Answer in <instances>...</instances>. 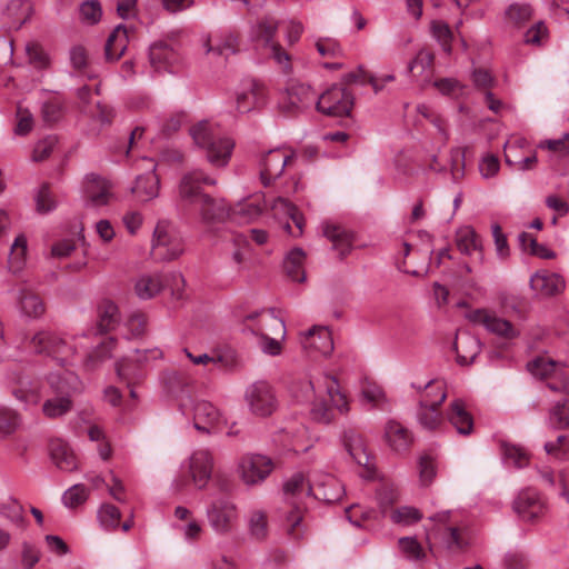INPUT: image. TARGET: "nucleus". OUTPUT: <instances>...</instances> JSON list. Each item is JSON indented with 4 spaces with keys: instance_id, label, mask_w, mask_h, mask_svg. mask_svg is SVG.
Segmentation results:
<instances>
[{
    "instance_id": "f257e3e1",
    "label": "nucleus",
    "mask_w": 569,
    "mask_h": 569,
    "mask_svg": "<svg viewBox=\"0 0 569 569\" xmlns=\"http://www.w3.org/2000/svg\"><path fill=\"white\" fill-rule=\"evenodd\" d=\"M29 347L36 353L51 358L63 368V376L60 373L49 375L48 383L56 396L47 399L42 406V412L46 417L50 419L59 418L71 410L70 393L78 387V377L67 369V367L73 365L76 347L67 341L64 337L49 330L36 332L29 340Z\"/></svg>"
},
{
    "instance_id": "f03ea898",
    "label": "nucleus",
    "mask_w": 569,
    "mask_h": 569,
    "mask_svg": "<svg viewBox=\"0 0 569 569\" xmlns=\"http://www.w3.org/2000/svg\"><path fill=\"white\" fill-rule=\"evenodd\" d=\"M216 180L201 170L186 173L180 182L179 194L182 201L197 206L202 220L221 222L231 219V208L222 199H213L201 191V184H214Z\"/></svg>"
},
{
    "instance_id": "7ed1b4c3",
    "label": "nucleus",
    "mask_w": 569,
    "mask_h": 569,
    "mask_svg": "<svg viewBox=\"0 0 569 569\" xmlns=\"http://www.w3.org/2000/svg\"><path fill=\"white\" fill-rule=\"evenodd\" d=\"M309 388L316 396L310 410L315 421L329 423L335 419L336 412L345 413L349 410L347 396L335 377L323 375L311 378Z\"/></svg>"
},
{
    "instance_id": "20e7f679",
    "label": "nucleus",
    "mask_w": 569,
    "mask_h": 569,
    "mask_svg": "<svg viewBox=\"0 0 569 569\" xmlns=\"http://www.w3.org/2000/svg\"><path fill=\"white\" fill-rule=\"evenodd\" d=\"M189 133L197 148L206 153L210 164L226 167L234 148V141L222 133L220 128L209 121H199L190 127Z\"/></svg>"
},
{
    "instance_id": "39448f33",
    "label": "nucleus",
    "mask_w": 569,
    "mask_h": 569,
    "mask_svg": "<svg viewBox=\"0 0 569 569\" xmlns=\"http://www.w3.org/2000/svg\"><path fill=\"white\" fill-rule=\"evenodd\" d=\"M243 331L252 333L258 339L260 349L270 356L281 353L282 346L279 338L286 335V327L281 318L272 310H262L247 315L242 320Z\"/></svg>"
},
{
    "instance_id": "423d86ee",
    "label": "nucleus",
    "mask_w": 569,
    "mask_h": 569,
    "mask_svg": "<svg viewBox=\"0 0 569 569\" xmlns=\"http://www.w3.org/2000/svg\"><path fill=\"white\" fill-rule=\"evenodd\" d=\"M430 520L435 522V528L428 533L429 541L432 537L439 538L452 552H459L467 548V526L459 519L458 513L441 511L430 517Z\"/></svg>"
},
{
    "instance_id": "0eeeda50",
    "label": "nucleus",
    "mask_w": 569,
    "mask_h": 569,
    "mask_svg": "<svg viewBox=\"0 0 569 569\" xmlns=\"http://www.w3.org/2000/svg\"><path fill=\"white\" fill-rule=\"evenodd\" d=\"M277 31L278 21L272 17H263L252 27V38L266 51L268 58L288 73L291 71V56L274 40Z\"/></svg>"
},
{
    "instance_id": "6e6552de",
    "label": "nucleus",
    "mask_w": 569,
    "mask_h": 569,
    "mask_svg": "<svg viewBox=\"0 0 569 569\" xmlns=\"http://www.w3.org/2000/svg\"><path fill=\"white\" fill-rule=\"evenodd\" d=\"M528 371L539 379H548V388L569 396V366L548 356H538L527 363Z\"/></svg>"
},
{
    "instance_id": "1a4fd4ad",
    "label": "nucleus",
    "mask_w": 569,
    "mask_h": 569,
    "mask_svg": "<svg viewBox=\"0 0 569 569\" xmlns=\"http://www.w3.org/2000/svg\"><path fill=\"white\" fill-rule=\"evenodd\" d=\"M312 480V476L306 481L303 475L298 473L292 476L283 486V491L287 499H293L289 501L292 506V510L287 516V531L288 535L293 539H298L301 536V522L303 519L305 507L298 501L305 496L311 495L309 490V483Z\"/></svg>"
},
{
    "instance_id": "9d476101",
    "label": "nucleus",
    "mask_w": 569,
    "mask_h": 569,
    "mask_svg": "<svg viewBox=\"0 0 569 569\" xmlns=\"http://www.w3.org/2000/svg\"><path fill=\"white\" fill-rule=\"evenodd\" d=\"M183 252V243L176 228L166 220L157 223L151 244V253L156 260L171 261Z\"/></svg>"
},
{
    "instance_id": "9b49d317",
    "label": "nucleus",
    "mask_w": 569,
    "mask_h": 569,
    "mask_svg": "<svg viewBox=\"0 0 569 569\" xmlns=\"http://www.w3.org/2000/svg\"><path fill=\"white\" fill-rule=\"evenodd\" d=\"M318 94L309 86L298 80H290L279 104V112L286 118H293L317 103Z\"/></svg>"
},
{
    "instance_id": "f8f14e48",
    "label": "nucleus",
    "mask_w": 569,
    "mask_h": 569,
    "mask_svg": "<svg viewBox=\"0 0 569 569\" xmlns=\"http://www.w3.org/2000/svg\"><path fill=\"white\" fill-rule=\"evenodd\" d=\"M295 159V152L287 148H274L263 152L258 161L259 179L263 187L274 184L284 169L290 167Z\"/></svg>"
},
{
    "instance_id": "ddd939ff",
    "label": "nucleus",
    "mask_w": 569,
    "mask_h": 569,
    "mask_svg": "<svg viewBox=\"0 0 569 569\" xmlns=\"http://www.w3.org/2000/svg\"><path fill=\"white\" fill-rule=\"evenodd\" d=\"M274 468L273 461L260 453H246L240 457L237 472L247 486H257L263 482Z\"/></svg>"
},
{
    "instance_id": "4468645a",
    "label": "nucleus",
    "mask_w": 569,
    "mask_h": 569,
    "mask_svg": "<svg viewBox=\"0 0 569 569\" xmlns=\"http://www.w3.org/2000/svg\"><path fill=\"white\" fill-rule=\"evenodd\" d=\"M347 86L343 81V86H332L318 97L317 110L333 117L349 116L353 107V97Z\"/></svg>"
},
{
    "instance_id": "2eb2a0df",
    "label": "nucleus",
    "mask_w": 569,
    "mask_h": 569,
    "mask_svg": "<svg viewBox=\"0 0 569 569\" xmlns=\"http://www.w3.org/2000/svg\"><path fill=\"white\" fill-rule=\"evenodd\" d=\"M244 399L254 416L268 417L276 410L274 393L266 381L251 383L246 390Z\"/></svg>"
},
{
    "instance_id": "dca6fc26",
    "label": "nucleus",
    "mask_w": 569,
    "mask_h": 569,
    "mask_svg": "<svg viewBox=\"0 0 569 569\" xmlns=\"http://www.w3.org/2000/svg\"><path fill=\"white\" fill-rule=\"evenodd\" d=\"M207 515L210 526L218 533L230 532L238 519L236 505L224 497L214 499Z\"/></svg>"
},
{
    "instance_id": "f3484780",
    "label": "nucleus",
    "mask_w": 569,
    "mask_h": 569,
    "mask_svg": "<svg viewBox=\"0 0 569 569\" xmlns=\"http://www.w3.org/2000/svg\"><path fill=\"white\" fill-rule=\"evenodd\" d=\"M467 319L473 323L483 326L489 332L510 340L518 336V330L513 325L488 309H473L466 315Z\"/></svg>"
},
{
    "instance_id": "a211bd4d",
    "label": "nucleus",
    "mask_w": 569,
    "mask_h": 569,
    "mask_svg": "<svg viewBox=\"0 0 569 569\" xmlns=\"http://www.w3.org/2000/svg\"><path fill=\"white\" fill-rule=\"evenodd\" d=\"M303 350L310 356H329L333 350L331 332L322 326H313L300 339Z\"/></svg>"
},
{
    "instance_id": "6ab92c4d",
    "label": "nucleus",
    "mask_w": 569,
    "mask_h": 569,
    "mask_svg": "<svg viewBox=\"0 0 569 569\" xmlns=\"http://www.w3.org/2000/svg\"><path fill=\"white\" fill-rule=\"evenodd\" d=\"M268 99V91L263 83L252 80L243 86L236 94V108L240 113H248L261 109Z\"/></svg>"
},
{
    "instance_id": "aec40b11",
    "label": "nucleus",
    "mask_w": 569,
    "mask_h": 569,
    "mask_svg": "<svg viewBox=\"0 0 569 569\" xmlns=\"http://www.w3.org/2000/svg\"><path fill=\"white\" fill-rule=\"evenodd\" d=\"M141 163L148 172L136 179L131 192L137 200L148 202L159 194V178L156 174V163L152 159H142Z\"/></svg>"
},
{
    "instance_id": "412c9836",
    "label": "nucleus",
    "mask_w": 569,
    "mask_h": 569,
    "mask_svg": "<svg viewBox=\"0 0 569 569\" xmlns=\"http://www.w3.org/2000/svg\"><path fill=\"white\" fill-rule=\"evenodd\" d=\"M309 490L316 499L327 503L339 501L345 493L341 482L331 475H312Z\"/></svg>"
},
{
    "instance_id": "4be33fe9",
    "label": "nucleus",
    "mask_w": 569,
    "mask_h": 569,
    "mask_svg": "<svg viewBox=\"0 0 569 569\" xmlns=\"http://www.w3.org/2000/svg\"><path fill=\"white\" fill-rule=\"evenodd\" d=\"M383 439L388 447L398 455L407 453L413 443L412 432L393 419L386 422Z\"/></svg>"
},
{
    "instance_id": "5701e85b",
    "label": "nucleus",
    "mask_w": 569,
    "mask_h": 569,
    "mask_svg": "<svg viewBox=\"0 0 569 569\" xmlns=\"http://www.w3.org/2000/svg\"><path fill=\"white\" fill-rule=\"evenodd\" d=\"M513 509L523 521L532 522L542 515L545 503L535 489L528 488L518 495Z\"/></svg>"
},
{
    "instance_id": "b1692460",
    "label": "nucleus",
    "mask_w": 569,
    "mask_h": 569,
    "mask_svg": "<svg viewBox=\"0 0 569 569\" xmlns=\"http://www.w3.org/2000/svg\"><path fill=\"white\" fill-rule=\"evenodd\" d=\"M213 468L212 453L208 449L194 451L190 458L189 472L193 483L203 489L211 478Z\"/></svg>"
},
{
    "instance_id": "393cba45",
    "label": "nucleus",
    "mask_w": 569,
    "mask_h": 569,
    "mask_svg": "<svg viewBox=\"0 0 569 569\" xmlns=\"http://www.w3.org/2000/svg\"><path fill=\"white\" fill-rule=\"evenodd\" d=\"M455 242L463 256L473 257L477 262L483 260L482 239L470 226H463L456 231Z\"/></svg>"
},
{
    "instance_id": "a878e982",
    "label": "nucleus",
    "mask_w": 569,
    "mask_h": 569,
    "mask_svg": "<svg viewBox=\"0 0 569 569\" xmlns=\"http://www.w3.org/2000/svg\"><path fill=\"white\" fill-rule=\"evenodd\" d=\"M530 287L540 297H553L563 291L565 280L558 273L540 270L532 274Z\"/></svg>"
},
{
    "instance_id": "bb28decb",
    "label": "nucleus",
    "mask_w": 569,
    "mask_h": 569,
    "mask_svg": "<svg viewBox=\"0 0 569 569\" xmlns=\"http://www.w3.org/2000/svg\"><path fill=\"white\" fill-rule=\"evenodd\" d=\"M149 59L151 67L156 71L174 72L179 62V54L172 47L159 41L150 47Z\"/></svg>"
},
{
    "instance_id": "cd10ccee",
    "label": "nucleus",
    "mask_w": 569,
    "mask_h": 569,
    "mask_svg": "<svg viewBox=\"0 0 569 569\" xmlns=\"http://www.w3.org/2000/svg\"><path fill=\"white\" fill-rule=\"evenodd\" d=\"M111 183L96 174L87 176L83 190L88 202L94 207L108 204L112 198Z\"/></svg>"
},
{
    "instance_id": "c85d7f7f",
    "label": "nucleus",
    "mask_w": 569,
    "mask_h": 569,
    "mask_svg": "<svg viewBox=\"0 0 569 569\" xmlns=\"http://www.w3.org/2000/svg\"><path fill=\"white\" fill-rule=\"evenodd\" d=\"M266 209V201L262 194L249 197L231 207V219L239 223L254 221Z\"/></svg>"
},
{
    "instance_id": "c756f323",
    "label": "nucleus",
    "mask_w": 569,
    "mask_h": 569,
    "mask_svg": "<svg viewBox=\"0 0 569 569\" xmlns=\"http://www.w3.org/2000/svg\"><path fill=\"white\" fill-rule=\"evenodd\" d=\"M271 209L274 211L276 216L287 217L293 224L295 229H292L289 222L286 223V230L292 237H300L303 232L305 219L298 208L292 204L287 199L279 197L273 201Z\"/></svg>"
},
{
    "instance_id": "7c9ffc66",
    "label": "nucleus",
    "mask_w": 569,
    "mask_h": 569,
    "mask_svg": "<svg viewBox=\"0 0 569 569\" xmlns=\"http://www.w3.org/2000/svg\"><path fill=\"white\" fill-rule=\"evenodd\" d=\"M193 426L197 430L210 432L220 420L219 410L209 401L198 400L192 407Z\"/></svg>"
},
{
    "instance_id": "2f4dec72",
    "label": "nucleus",
    "mask_w": 569,
    "mask_h": 569,
    "mask_svg": "<svg viewBox=\"0 0 569 569\" xmlns=\"http://www.w3.org/2000/svg\"><path fill=\"white\" fill-rule=\"evenodd\" d=\"M345 448L359 465L367 467L370 463V452L361 432L356 429H348L343 433Z\"/></svg>"
},
{
    "instance_id": "473e14b6",
    "label": "nucleus",
    "mask_w": 569,
    "mask_h": 569,
    "mask_svg": "<svg viewBox=\"0 0 569 569\" xmlns=\"http://www.w3.org/2000/svg\"><path fill=\"white\" fill-rule=\"evenodd\" d=\"M447 419L462 436H468L473 430V418L467 410L466 403L460 399H456L449 405Z\"/></svg>"
},
{
    "instance_id": "72a5a7b5",
    "label": "nucleus",
    "mask_w": 569,
    "mask_h": 569,
    "mask_svg": "<svg viewBox=\"0 0 569 569\" xmlns=\"http://www.w3.org/2000/svg\"><path fill=\"white\" fill-rule=\"evenodd\" d=\"M143 365L137 361V357H124L116 363V371L118 378L126 382L128 388L140 382L143 378ZM130 396L136 397V393L130 389Z\"/></svg>"
},
{
    "instance_id": "f704fd0d",
    "label": "nucleus",
    "mask_w": 569,
    "mask_h": 569,
    "mask_svg": "<svg viewBox=\"0 0 569 569\" xmlns=\"http://www.w3.org/2000/svg\"><path fill=\"white\" fill-rule=\"evenodd\" d=\"M51 459L56 466L64 471H72L78 467V460L69 447L62 439H52L49 443Z\"/></svg>"
},
{
    "instance_id": "c9c22d12",
    "label": "nucleus",
    "mask_w": 569,
    "mask_h": 569,
    "mask_svg": "<svg viewBox=\"0 0 569 569\" xmlns=\"http://www.w3.org/2000/svg\"><path fill=\"white\" fill-rule=\"evenodd\" d=\"M164 289L163 273H144L134 282V293L143 300L152 299Z\"/></svg>"
},
{
    "instance_id": "e433bc0d",
    "label": "nucleus",
    "mask_w": 569,
    "mask_h": 569,
    "mask_svg": "<svg viewBox=\"0 0 569 569\" xmlns=\"http://www.w3.org/2000/svg\"><path fill=\"white\" fill-rule=\"evenodd\" d=\"M161 381L167 391L176 396L193 383V377L184 368H171L162 372Z\"/></svg>"
},
{
    "instance_id": "4c0bfd02",
    "label": "nucleus",
    "mask_w": 569,
    "mask_h": 569,
    "mask_svg": "<svg viewBox=\"0 0 569 569\" xmlns=\"http://www.w3.org/2000/svg\"><path fill=\"white\" fill-rule=\"evenodd\" d=\"M323 234L340 256H346L351 250L353 236L345 227L327 222L323 226Z\"/></svg>"
},
{
    "instance_id": "58836bf2",
    "label": "nucleus",
    "mask_w": 569,
    "mask_h": 569,
    "mask_svg": "<svg viewBox=\"0 0 569 569\" xmlns=\"http://www.w3.org/2000/svg\"><path fill=\"white\" fill-rule=\"evenodd\" d=\"M412 387L419 392V406H441L447 397L441 380H431L425 386L412 383Z\"/></svg>"
},
{
    "instance_id": "ea45409f",
    "label": "nucleus",
    "mask_w": 569,
    "mask_h": 569,
    "mask_svg": "<svg viewBox=\"0 0 569 569\" xmlns=\"http://www.w3.org/2000/svg\"><path fill=\"white\" fill-rule=\"evenodd\" d=\"M129 40V29L123 24L116 27L107 39L106 58L110 61L120 59L128 47Z\"/></svg>"
},
{
    "instance_id": "a19ab883",
    "label": "nucleus",
    "mask_w": 569,
    "mask_h": 569,
    "mask_svg": "<svg viewBox=\"0 0 569 569\" xmlns=\"http://www.w3.org/2000/svg\"><path fill=\"white\" fill-rule=\"evenodd\" d=\"M306 252L300 248H293L288 252L283 261V270L288 278L296 282H303Z\"/></svg>"
},
{
    "instance_id": "79ce46f5",
    "label": "nucleus",
    "mask_w": 569,
    "mask_h": 569,
    "mask_svg": "<svg viewBox=\"0 0 569 569\" xmlns=\"http://www.w3.org/2000/svg\"><path fill=\"white\" fill-rule=\"evenodd\" d=\"M19 307L22 313L30 318H38L46 311L42 298L28 287L20 290Z\"/></svg>"
},
{
    "instance_id": "37998d69",
    "label": "nucleus",
    "mask_w": 569,
    "mask_h": 569,
    "mask_svg": "<svg viewBox=\"0 0 569 569\" xmlns=\"http://www.w3.org/2000/svg\"><path fill=\"white\" fill-rule=\"evenodd\" d=\"M453 349L457 355V362L460 366H468L479 353L480 345L478 340L471 336H465L462 338L457 337Z\"/></svg>"
},
{
    "instance_id": "c03bdc74",
    "label": "nucleus",
    "mask_w": 569,
    "mask_h": 569,
    "mask_svg": "<svg viewBox=\"0 0 569 569\" xmlns=\"http://www.w3.org/2000/svg\"><path fill=\"white\" fill-rule=\"evenodd\" d=\"M119 309L112 301H103L99 306L98 322L96 330L99 333H107L117 328L119 323Z\"/></svg>"
},
{
    "instance_id": "a18cd8bd",
    "label": "nucleus",
    "mask_w": 569,
    "mask_h": 569,
    "mask_svg": "<svg viewBox=\"0 0 569 569\" xmlns=\"http://www.w3.org/2000/svg\"><path fill=\"white\" fill-rule=\"evenodd\" d=\"M207 51L228 58L238 52L239 37L236 33H227L217 38H209L206 42Z\"/></svg>"
},
{
    "instance_id": "49530a36",
    "label": "nucleus",
    "mask_w": 569,
    "mask_h": 569,
    "mask_svg": "<svg viewBox=\"0 0 569 569\" xmlns=\"http://www.w3.org/2000/svg\"><path fill=\"white\" fill-rule=\"evenodd\" d=\"M433 59L435 56L430 50L421 49L408 66V71L412 77H420L423 81H428L432 74Z\"/></svg>"
},
{
    "instance_id": "de8ad7c7",
    "label": "nucleus",
    "mask_w": 569,
    "mask_h": 569,
    "mask_svg": "<svg viewBox=\"0 0 569 569\" xmlns=\"http://www.w3.org/2000/svg\"><path fill=\"white\" fill-rule=\"evenodd\" d=\"M33 8L30 0H11L7 6V14L11 19V27L20 29L32 16Z\"/></svg>"
},
{
    "instance_id": "09e8293b",
    "label": "nucleus",
    "mask_w": 569,
    "mask_h": 569,
    "mask_svg": "<svg viewBox=\"0 0 569 569\" xmlns=\"http://www.w3.org/2000/svg\"><path fill=\"white\" fill-rule=\"evenodd\" d=\"M27 252H28V242L24 234H19L16 237L13 243L10 248L9 259H8V266L9 270L12 273L20 272L27 261Z\"/></svg>"
},
{
    "instance_id": "8fccbe9b",
    "label": "nucleus",
    "mask_w": 569,
    "mask_h": 569,
    "mask_svg": "<svg viewBox=\"0 0 569 569\" xmlns=\"http://www.w3.org/2000/svg\"><path fill=\"white\" fill-rule=\"evenodd\" d=\"M117 339L110 337L101 341L84 360V367L88 370L96 369L100 363L109 359L116 348Z\"/></svg>"
},
{
    "instance_id": "3c124183",
    "label": "nucleus",
    "mask_w": 569,
    "mask_h": 569,
    "mask_svg": "<svg viewBox=\"0 0 569 569\" xmlns=\"http://www.w3.org/2000/svg\"><path fill=\"white\" fill-rule=\"evenodd\" d=\"M12 395L21 402L36 405L40 400V391L26 378L16 377V386L12 388Z\"/></svg>"
},
{
    "instance_id": "603ef678",
    "label": "nucleus",
    "mask_w": 569,
    "mask_h": 569,
    "mask_svg": "<svg viewBox=\"0 0 569 569\" xmlns=\"http://www.w3.org/2000/svg\"><path fill=\"white\" fill-rule=\"evenodd\" d=\"M393 80H395V77L392 74H388V76L382 77L381 79H377L373 76L369 74L363 69H359L355 72H350L345 76V82L347 84L370 83L376 92L380 91L387 82H391Z\"/></svg>"
},
{
    "instance_id": "864d4df0",
    "label": "nucleus",
    "mask_w": 569,
    "mask_h": 569,
    "mask_svg": "<svg viewBox=\"0 0 569 569\" xmlns=\"http://www.w3.org/2000/svg\"><path fill=\"white\" fill-rule=\"evenodd\" d=\"M362 398L379 410L388 409V401L383 389L375 382L366 381L361 389Z\"/></svg>"
},
{
    "instance_id": "5fc2aeb1",
    "label": "nucleus",
    "mask_w": 569,
    "mask_h": 569,
    "mask_svg": "<svg viewBox=\"0 0 569 569\" xmlns=\"http://www.w3.org/2000/svg\"><path fill=\"white\" fill-rule=\"evenodd\" d=\"M501 450L507 463L522 468L529 463V453L521 447L501 442Z\"/></svg>"
},
{
    "instance_id": "6e6d98bb",
    "label": "nucleus",
    "mask_w": 569,
    "mask_h": 569,
    "mask_svg": "<svg viewBox=\"0 0 569 569\" xmlns=\"http://www.w3.org/2000/svg\"><path fill=\"white\" fill-rule=\"evenodd\" d=\"M532 17V9L529 4L512 3L506 11V19L508 23L515 27H522Z\"/></svg>"
},
{
    "instance_id": "4d7b16f0",
    "label": "nucleus",
    "mask_w": 569,
    "mask_h": 569,
    "mask_svg": "<svg viewBox=\"0 0 569 569\" xmlns=\"http://www.w3.org/2000/svg\"><path fill=\"white\" fill-rule=\"evenodd\" d=\"M441 406H419L418 419L423 428L437 429L442 423Z\"/></svg>"
},
{
    "instance_id": "13d9d810",
    "label": "nucleus",
    "mask_w": 569,
    "mask_h": 569,
    "mask_svg": "<svg viewBox=\"0 0 569 569\" xmlns=\"http://www.w3.org/2000/svg\"><path fill=\"white\" fill-rule=\"evenodd\" d=\"M26 53L29 63L39 70L47 69L50 64V59L42 46L37 41H30L26 46Z\"/></svg>"
},
{
    "instance_id": "bf43d9fd",
    "label": "nucleus",
    "mask_w": 569,
    "mask_h": 569,
    "mask_svg": "<svg viewBox=\"0 0 569 569\" xmlns=\"http://www.w3.org/2000/svg\"><path fill=\"white\" fill-rule=\"evenodd\" d=\"M550 423L556 429L569 428V399L558 401L549 411Z\"/></svg>"
},
{
    "instance_id": "052dcab7",
    "label": "nucleus",
    "mask_w": 569,
    "mask_h": 569,
    "mask_svg": "<svg viewBox=\"0 0 569 569\" xmlns=\"http://www.w3.org/2000/svg\"><path fill=\"white\" fill-rule=\"evenodd\" d=\"M121 513L119 509L110 503H103L98 512L101 526L107 530H114L120 525Z\"/></svg>"
},
{
    "instance_id": "680f3d73",
    "label": "nucleus",
    "mask_w": 569,
    "mask_h": 569,
    "mask_svg": "<svg viewBox=\"0 0 569 569\" xmlns=\"http://www.w3.org/2000/svg\"><path fill=\"white\" fill-rule=\"evenodd\" d=\"M0 515L16 526L22 527L24 523L23 508L17 500L10 499L1 503Z\"/></svg>"
},
{
    "instance_id": "e2e57ef3",
    "label": "nucleus",
    "mask_w": 569,
    "mask_h": 569,
    "mask_svg": "<svg viewBox=\"0 0 569 569\" xmlns=\"http://www.w3.org/2000/svg\"><path fill=\"white\" fill-rule=\"evenodd\" d=\"M20 425V416L9 408H0V435L6 437L12 435Z\"/></svg>"
},
{
    "instance_id": "0e129e2a",
    "label": "nucleus",
    "mask_w": 569,
    "mask_h": 569,
    "mask_svg": "<svg viewBox=\"0 0 569 569\" xmlns=\"http://www.w3.org/2000/svg\"><path fill=\"white\" fill-rule=\"evenodd\" d=\"M390 518L393 522L408 526L422 518L421 512L413 507H399L391 511Z\"/></svg>"
},
{
    "instance_id": "69168bd1",
    "label": "nucleus",
    "mask_w": 569,
    "mask_h": 569,
    "mask_svg": "<svg viewBox=\"0 0 569 569\" xmlns=\"http://www.w3.org/2000/svg\"><path fill=\"white\" fill-rule=\"evenodd\" d=\"M399 548L401 552L410 560H421L426 557L422 546L416 538L403 537L399 539Z\"/></svg>"
},
{
    "instance_id": "338daca9",
    "label": "nucleus",
    "mask_w": 569,
    "mask_h": 569,
    "mask_svg": "<svg viewBox=\"0 0 569 569\" xmlns=\"http://www.w3.org/2000/svg\"><path fill=\"white\" fill-rule=\"evenodd\" d=\"M545 450L549 456H552L556 459H567L569 456V436L561 435L556 439V441L546 442Z\"/></svg>"
},
{
    "instance_id": "774afa93",
    "label": "nucleus",
    "mask_w": 569,
    "mask_h": 569,
    "mask_svg": "<svg viewBox=\"0 0 569 569\" xmlns=\"http://www.w3.org/2000/svg\"><path fill=\"white\" fill-rule=\"evenodd\" d=\"M437 465L435 459L423 453L419 459V478L422 486H429L436 477Z\"/></svg>"
}]
</instances>
